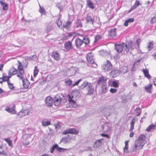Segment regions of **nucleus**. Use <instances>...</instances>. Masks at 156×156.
<instances>
[{"label": "nucleus", "mask_w": 156, "mask_h": 156, "mask_svg": "<svg viewBox=\"0 0 156 156\" xmlns=\"http://www.w3.org/2000/svg\"><path fill=\"white\" fill-rule=\"evenodd\" d=\"M87 3L88 6L89 8H90L92 9L94 8V7L91 1L90 0H88L87 1Z\"/></svg>", "instance_id": "38"}, {"label": "nucleus", "mask_w": 156, "mask_h": 156, "mask_svg": "<svg viewBox=\"0 0 156 156\" xmlns=\"http://www.w3.org/2000/svg\"><path fill=\"white\" fill-rule=\"evenodd\" d=\"M142 72L143 73L144 76L147 77L148 79H150L151 76L149 74V71L148 69H143L142 70Z\"/></svg>", "instance_id": "20"}, {"label": "nucleus", "mask_w": 156, "mask_h": 156, "mask_svg": "<svg viewBox=\"0 0 156 156\" xmlns=\"http://www.w3.org/2000/svg\"><path fill=\"white\" fill-rule=\"evenodd\" d=\"M71 24V22L70 21H67L66 24V25L64 26V27L65 28H67L69 27L70 26Z\"/></svg>", "instance_id": "48"}, {"label": "nucleus", "mask_w": 156, "mask_h": 156, "mask_svg": "<svg viewBox=\"0 0 156 156\" xmlns=\"http://www.w3.org/2000/svg\"><path fill=\"white\" fill-rule=\"evenodd\" d=\"M119 80L114 81L112 83V87L115 88H117L119 87Z\"/></svg>", "instance_id": "35"}, {"label": "nucleus", "mask_w": 156, "mask_h": 156, "mask_svg": "<svg viewBox=\"0 0 156 156\" xmlns=\"http://www.w3.org/2000/svg\"><path fill=\"white\" fill-rule=\"evenodd\" d=\"M80 93L78 90H74L70 94L67 95L68 101L70 104V107L71 108L75 107L76 106V101L79 97Z\"/></svg>", "instance_id": "2"}, {"label": "nucleus", "mask_w": 156, "mask_h": 156, "mask_svg": "<svg viewBox=\"0 0 156 156\" xmlns=\"http://www.w3.org/2000/svg\"><path fill=\"white\" fill-rule=\"evenodd\" d=\"M146 137L144 134L140 135L137 139L135 141L134 148L136 150H140L142 149L146 143Z\"/></svg>", "instance_id": "3"}, {"label": "nucleus", "mask_w": 156, "mask_h": 156, "mask_svg": "<svg viewBox=\"0 0 156 156\" xmlns=\"http://www.w3.org/2000/svg\"><path fill=\"white\" fill-rule=\"evenodd\" d=\"M156 23V15L152 17L150 23L151 24H154Z\"/></svg>", "instance_id": "45"}, {"label": "nucleus", "mask_w": 156, "mask_h": 156, "mask_svg": "<svg viewBox=\"0 0 156 156\" xmlns=\"http://www.w3.org/2000/svg\"><path fill=\"white\" fill-rule=\"evenodd\" d=\"M115 49L118 53H121L123 50V48L125 46L126 48H132L133 47V43L131 42L129 43L128 45L124 43H120L119 44H115Z\"/></svg>", "instance_id": "4"}, {"label": "nucleus", "mask_w": 156, "mask_h": 156, "mask_svg": "<svg viewBox=\"0 0 156 156\" xmlns=\"http://www.w3.org/2000/svg\"><path fill=\"white\" fill-rule=\"evenodd\" d=\"M101 38V36L100 35H97L95 37V41H97L98 40H99Z\"/></svg>", "instance_id": "49"}, {"label": "nucleus", "mask_w": 156, "mask_h": 156, "mask_svg": "<svg viewBox=\"0 0 156 156\" xmlns=\"http://www.w3.org/2000/svg\"><path fill=\"white\" fill-rule=\"evenodd\" d=\"M134 19L133 18H129L127 20L128 23H133L134 21Z\"/></svg>", "instance_id": "54"}, {"label": "nucleus", "mask_w": 156, "mask_h": 156, "mask_svg": "<svg viewBox=\"0 0 156 156\" xmlns=\"http://www.w3.org/2000/svg\"><path fill=\"white\" fill-rule=\"evenodd\" d=\"M42 123V125L44 126H46L51 124V121L46 119L43 120Z\"/></svg>", "instance_id": "22"}, {"label": "nucleus", "mask_w": 156, "mask_h": 156, "mask_svg": "<svg viewBox=\"0 0 156 156\" xmlns=\"http://www.w3.org/2000/svg\"><path fill=\"white\" fill-rule=\"evenodd\" d=\"M140 5L141 4L140 2L139 1L137 0H136L133 5L131 7L130 9L128 11V13H129L131 11L135 9L138 6Z\"/></svg>", "instance_id": "14"}, {"label": "nucleus", "mask_w": 156, "mask_h": 156, "mask_svg": "<svg viewBox=\"0 0 156 156\" xmlns=\"http://www.w3.org/2000/svg\"><path fill=\"white\" fill-rule=\"evenodd\" d=\"M23 143L26 145H28L30 143V140L31 139L30 135L27 134L23 135Z\"/></svg>", "instance_id": "11"}, {"label": "nucleus", "mask_w": 156, "mask_h": 156, "mask_svg": "<svg viewBox=\"0 0 156 156\" xmlns=\"http://www.w3.org/2000/svg\"><path fill=\"white\" fill-rule=\"evenodd\" d=\"M83 43V40L80 39L79 38H76L75 40V44L77 48H80Z\"/></svg>", "instance_id": "15"}, {"label": "nucleus", "mask_w": 156, "mask_h": 156, "mask_svg": "<svg viewBox=\"0 0 156 156\" xmlns=\"http://www.w3.org/2000/svg\"><path fill=\"white\" fill-rule=\"evenodd\" d=\"M83 43H85L86 44H87L90 43V40L89 38L87 37H84L83 38Z\"/></svg>", "instance_id": "43"}, {"label": "nucleus", "mask_w": 156, "mask_h": 156, "mask_svg": "<svg viewBox=\"0 0 156 156\" xmlns=\"http://www.w3.org/2000/svg\"><path fill=\"white\" fill-rule=\"evenodd\" d=\"M51 57L57 61H59L60 59V56L59 53L57 51H53L52 52Z\"/></svg>", "instance_id": "10"}, {"label": "nucleus", "mask_w": 156, "mask_h": 156, "mask_svg": "<svg viewBox=\"0 0 156 156\" xmlns=\"http://www.w3.org/2000/svg\"><path fill=\"white\" fill-rule=\"evenodd\" d=\"M25 112L24 109H22L18 113V115L19 117H21L27 115Z\"/></svg>", "instance_id": "26"}, {"label": "nucleus", "mask_w": 156, "mask_h": 156, "mask_svg": "<svg viewBox=\"0 0 156 156\" xmlns=\"http://www.w3.org/2000/svg\"><path fill=\"white\" fill-rule=\"evenodd\" d=\"M153 83L154 85L156 86V77L155 78V80L154 81Z\"/></svg>", "instance_id": "62"}, {"label": "nucleus", "mask_w": 156, "mask_h": 156, "mask_svg": "<svg viewBox=\"0 0 156 156\" xmlns=\"http://www.w3.org/2000/svg\"><path fill=\"white\" fill-rule=\"evenodd\" d=\"M135 111L136 113L137 114V116H139L140 115L141 111L140 110V108L139 107L136 108L135 110Z\"/></svg>", "instance_id": "39"}, {"label": "nucleus", "mask_w": 156, "mask_h": 156, "mask_svg": "<svg viewBox=\"0 0 156 156\" xmlns=\"http://www.w3.org/2000/svg\"><path fill=\"white\" fill-rule=\"evenodd\" d=\"M135 118H133L132 119L131 122L130 123V129L131 131H132L134 128V125L135 124Z\"/></svg>", "instance_id": "32"}, {"label": "nucleus", "mask_w": 156, "mask_h": 156, "mask_svg": "<svg viewBox=\"0 0 156 156\" xmlns=\"http://www.w3.org/2000/svg\"><path fill=\"white\" fill-rule=\"evenodd\" d=\"M53 103L56 106H59L61 103L62 98L59 94L56 95L53 98Z\"/></svg>", "instance_id": "6"}, {"label": "nucleus", "mask_w": 156, "mask_h": 156, "mask_svg": "<svg viewBox=\"0 0 156 156\" xmlns=\"http://www.w3.org/2000/svg\"><path fill=\"white\" fill-rule=\"evenodd\" d=\"M9 88L11 90H14L15 87L14 86L13 84L10 82V81L7 83Z\"/></svg>", "instance_id": "36"}, {"label": "nucleus", "mask_w": 156, "mask_h": 156, "mask_svg": "<svg viewBox=\"0 0 156 156\" xmlns=\"http://www.w3.org/2000/svg\"><path fill=\"white\" fill-rule=\"evenodd\" d=\"M52 147H53L55 149H57V150L59 152H61V151L62 150H68V149H64V148H62L59 147H58V145L57 144H55L53 145Z\"/></svg>", "instance_id": "31"}, {"label": "nucleus", "mask_w": 156, "mask_h": 156, "mask_svg": "<svg viewBox=\"0 0 156 156\" xmlns=\"http://www.w3.org/2000/svg\"><path fill=\"white\" fill-rule=\"evenodd\" d=\"M87 61L89 63L92 64L95 63L94 59L93 58V56L90 53L89 54L87 55Z\"/></svg>", "instance_id": "17"}, {"label": "nucleus", "mask_w": 156, "mask_h": 156, "mask_svg": "<svg viewBox=\"0 0 156 156\" xmlns=\"http://www.w3.org/2000/svg\"><path fill=\"white\" fill-rule=\"evenodd\" d=\"M104 140V139L103 138L96 140L93 144V147L94 148H97L100 146L102 145V141Z\"/></svg>", "instance_id": "12"}, {"label": "nucleus", "mask_w": 156, "mask_h": 156, "mask_svg": "<svg viewBox=\"0 0 156 156\" xmlns=\"http://www.w3.org/2000/svg\"><path fill=\"white\" fill-rule=\"evenodd\" d=\"M71 138L70 137L69 135H68L66 137H63L61 140V141L63 142L64 144H66L67 142H70V140Z\"/></svg>", "instance_id": "19"}, {"label": "nucleus", "mask_w": 156, "mask_h": 156, "mask_svg": "<svg viewBox=\"0 0 156 156\" xmlns=\"http://www.w3.org/2000/svg\"><path fill=\"white\" fill-rule=\"evenodd\" d=\"M57 7L60 9V11L62 9V6L59 3L57 5Z\"/></svg>", "instance_id": "53"}, {"label": "nucleus", "mask_w": 156, "mask_h": 156, "mask_svg": "<svg viewBox=\"0 0 156 156\" xmlns=\"http://www.w3.org/2000/svg\"><path fill=\"white\" fill-rule=\"evenodd\" d=\"M110 91L112 93H114L117 92V90L115 88H111L110 90Z\"/></svg>", "instance_id": "50"}, {"label": "nucleus", "mask_w": 156, "mask_h": 156, "mask_svg": "<svg viewBox=\"0 0 156 156\" xmlns=\"http://www.w3.org/2000/svg\"><path fill=\"white\" fill-rule=\"evenodd\" d=\"M24 110L25 113L27 115H28L32 112V110L31 108H29Z\"/></svg>", "instance_id": "44"}, {"label": "nucleus", "mask_w": 156, "mask_h": 156, "mask_svg": "<svg viewBox=\"0 0 156 156\" xmlns=\"http://www.w3.org/2000/svg\"><path fill=\"white\" fill-rule=\"evenodd\" d=\"M53 102V98L51 97L48 96L46 98L45 103L48 107H51L52 106Z\"/></svg>", "instance_id": "9"}, {"label": "nucleus", "mask_w": 156, "mask_h": 156, "mask_svg": "<svg viewBox=\"0 0 156 156\" xmlns=\"http://www.w3.org/2000/svg\"><path fill=\"white\" fill-rule=\"evenodd\" d=\"M64 47L65 48L67 51H69L73 48L72 42L69 41H68L65 43Z\"/></svg>", "instance_id": "13"}, {"label": "nucleus", "mask_w": 156, "mask_h": 156, "mask_svg": "<svg viewBox=\"0 0 156 156\" xmlns=\"http://www.w3.org/2000/svg\"><path fill=\"white\" fill-rule=\"evenodd\" d=\"M110 76L112 77L115 78L116 77L119 75V72L118 70L114 69L112 70L110 73Z\"/></svg>", "instance_id": "16"}, {"label": "nucleus", "mask_w": 156, "mask_h": 156, "mask_svg": "<svg viewBox=\"0 0 156 156\" xmlns=\"http://www.w3.org/2000/svg\"><path fill=\"white\" fill-rule=\"evenodd\" d=\"M140 40V38L137 39L136 40V43L139 48L140 44L141 42Z\"/></svg>", "instance_id": "56"}, {"label": "nucleus", "mask_w": 156, "mask_h": 156, "mask_svg": "<svg viewBox=\"0 0 156 156\" xmlns=\"http://www.w3.org/2000/svg\"><path fill=\"white\" fill-rule=\"evenodd\" d=\"M1 154H3V155H4L5 156H6L7 155V153L5 151H2V152H1Z\"/></svg>", "instance_id": "59"}, {"label": "nucleus", "mask_w": 156, "mask_h": 156, "mask_svg": "<svg viewBox=\"0 0 156 156\" xmlns=\"http://www.w3.org/2000/svg\"><path fill=\"white\" fill-rule=\"evenodd\" d=\"M65 84L67 86H69L72 83V81L69 79L67 80L65 82Z\"/></svg>", "instance_id": "47"}, {"label": "nucleus", "mask_w": 156, "mask_h": 156, "mask_svg": "<svg viewBox=\"0 0 156 156\" xmlns=\"http://www.w3.org/2000/svg\"><path fill=\"white\" fill-rule=\"evenodd\" d=\"M69 134H77L79 133L78 130H76L75 128H70L69 129Z\"/></svg>", "instance_id": "23"}, {"label": "nucleus", "mask_w": 156, "mask_h": 156, "mask_svg": "<svg viewBox=\"0 0 156 156\" xmlns=\"http://www.w3.org/2000/svg\"><path fill=\"white\" fill-rule=\"evenodd\" d=\"M88 90V94L90 95L92 94L94 92V88L92 87V86L91 83L89 84L87 88Z\"/></svg>", "instance_id": "18"}, {"label": "nucleus", "mask_w": 156, "mask_h": 156, "mask_svg": "<svg viewBox=\"0 0 156 156\" xmlns=\"http://www.w3.org/2000/svg\"><path fill=\"white\" fill-rule=\"evenodd\" d=\"M89 84L87 82H84L82 85L80 86V88L81 89L84 88L86 87H88V85Z\"/></svg>", "instance_id": "41"}, {"label": "nucleus", "mask_w": 156, "mask_h": 156, "mask_svg": "<svg viewBox=\"0 0 156 156\" xmlns=\"http://www.w3.org/2000/svg\"><path fill=\"white\" fill-rule=\"evenodd\" d=\"M100 135L102 136H103V137H106L107 138H108V139H109L110 138V137L107 134H100Z\"/></svg>", "instance_id": "55"}, {"label": "nucleus", "mask_w": 156, "mask_h": 156, "mask_svg": "<svg viewBox=\"0 0 156 156\" xmlns=\"http://www.w3.org/2000/svg\"><path fill=\"white\" fill-rule=\"evenodd\" d=\"M4 140L8 143L9 146L11 147H13L12 141L11 140L8 138H4Z\"/></svg>", "instance_id": "27"}, {"label": "nucleus", "mask_w": 156, "mask_h": 156, "mask_svg": "<svg viewBox=\"0 0 156 156\" xmlns=\"http://www.w3.org/2000/svg\"><path fill=\"white\" fill-rule=\"evenodd\" d=\"M77 21L76 27L77 28L82 27V25L80 20L77 19Z\"/></svg>", "instance_id": "40"}, {"label": "nucleus", "mask_w": 156, "mask_h": 156, "mask_svg": "<svg viewBox=\"0 0 156 156\" xmlns=\"http://www.w3.org/2000/svg\"><path fill=\"white\" fill-rule=\"evenodd\" d=\"M11 77V76L8 75V76H7L6 74L4 73H2V77H0V83H2L4 82H8L10 81V79Z\"/></svg>", "instance_id": "8"}, {"label": "nucleus", "mask_w": 156, "mask_h": 156, "mask_svg": "<svg viewBox=\"0 0 156 156\" xmlns=\"http://www.w3.org/2000/svg\"><path fill=\"white\" fill-rule=\"evenodd\" d=\"M128 22L126 20L124 23V26L125 27H127L128 25Z\"/></svg>", "instance_id": "58"}, {"label": "nucleus", "mask_w": 156, "mask_h": 156, "mask_svg": "<svg viewBox=\"0 0 156 156\" xmlns=\"http://www.w3.org/2000/svg\"><path fill=\"white\" fill-rule=\"evenodd\" d=\"M128 140H126L125 142V146L123 148V151L124 152H128V148L129 147L128 145Z\"/></svg>", "instance_id": "25"}, {"label": "nucleus", "mask_w": 156, "mask_h": 156, "mask_svg": "<svg viewBox=\"0 0 156 156\" xmlns=\"http://www.w3.org/2000/svg\"><path fill=\"white\" fill-rule=\"evenodd\" d=\"M153 41L149 42L148 43L147 48L149 51L151 50L153 48Z\"/></svg>", "instance_id": "34"}, {"label": "nucleus", "mask_w": 156, "mask_h": 156, "mask_svg": "<svg viewBox=\"0 0 156 156\" xmlns=\"http://www.w3.org/2000/svg\"><path fill=\"white\" fill-rule=\"evenodd\" d=\"M133 135H134V133H131L130 134L129 136L130 137H132L133 136Z\"/></svg>", "instance_id": "61"}, {"label": "nucleus", "mask_w": 156, "mask_h": 156, "mask_svg": "<svg viewBox=\"0 0 156 156\" xmlns=\"http://www.w3.org/2000/svg\"><path fill=\"white\" fill-rule=\"evenodd\" d=\"M110 35L112 37H115L116 35V29H111L110 32Z\"/></svg>", "instance_id": "33"}, {"label": "nucleus", "mask_w": 156, "mask_h": 156, "mask_svg": "<svg viewBox=\"0 0 156 156\" xmlns=\"http://www.w3.org/2000/svg\"><path fill=\"white\" fill-rule=\"evenodd\" d=\"M152 87V85L151 84H149L147 86L145 87L144 89L145 90L150 93H151V89Z\"/></svg>", "instance_id": "29"}, {"label": "nucleus", "mask_w": 156, "mask_h": 156, "mask_svg": "<svg viewBox=\"0 0 156 156\" xmlns=\"http://www.w3.org/2000/svg\"><path fill=\"white\" fill-rule=\"evenodd\" d=\"M18 73L17 76L20 80H22L23 86L24 89H28L30 85V83L28 80L24 79V71L23 66L21 62H19L18 66Z\"/></svg>", "instance_id": "1"}, {"label": "nucleus", "mask_w": 156, "mask_h": 156, "mask_svg": "<svg viewBox=\"0 0 156 156\" xmlns=\"http://www.w3.org/2000/svg\"><path fill=\"white\" fill-rule=\"evenodd\" d=\"M5 110L9 112L12 114H15L16 113L15 110L14 108H7Z\"/></svg>", "instance_id": "37"}, {"label": "nucleus", "mask_w": 156, "mask_h": 156, "mask_svg": "<svg viewBox=\"0 0 156 156\" xmlns=\"http://www.w3.org/2000/svg\"><path fill=\"white\" fill-rule=\"evenodd\" d=\"M39 71V69L37 66H35L34 70V76L35 77Z\"/></svg>", "instance_id": "42"}, {"label": "nucleus", "mask_w": 156, "mask_h": 156, "mask_svg": "<svg viewBox=\"0 0 156 156\" xmlns=\"http://www.w3.org/2000/svg\"><path fill=\"white\" fill-rule=\"evenodd\" d=\"M106 81L107 80L104 77L102 76L99 78L97 83L98 84H99L103 83H105Z\"/></svg>", "instance_id": "28"}, {"label": "nucleus", "mask_w": 156, "mask_h": 156, "mask_svg": "<svg viewBox=\"0 0 156 156\" xmlns=\"http://www.w3.org/2000/svg\"><path fill=\"white\" fill-rule=\"evenodd\" d=\"M81 81V79H80L79 80H78V81H76L75 82V83L74 84H73V87L75 86H76V85H77Z\"/></svg>", "instance_id": "52"}, {"label": "nucleus", "mask_w": 156, "mask_h": 156, "mask_svg": "<svg viewBox=\"0 0 156 156\" xmlns=\"http://www.w3.org/2000/svg\"><path fill=\"white\" fill-rule=\"evenodd\" d=\"M156 126L154 124H151L149 125L148 127L146 128V130L147 132H150L151 131V129H155Z\"/></svg>", "instance_id": "21"}, {"label": "nucleus", "mask_w": 156, "mask_h": 156, "mask_svg": "<svg viewBox=\"0 0 156 156\" xmlns=\"http://www.w3.org/2000/svg\"><path fill=\"white\" fill-rule=\"evenodd\" d=\"M62 134L63 135H66L67 134H69V129L65 130L62 133Z\"/></svg>", "instance_id": "51"}, {"label": "nucleus", "mask_w": 156, "mask_h": 156, "mask_svg": "<svg viewBox=\"0 0 156 156\" xmlns=\"http://www.w3.org/2000/svg\"><path fill=\"white\" fill-rule=\"evenodd\" d=\"M0 3L1 5L2 6L3 9L4 10H7L8 9V5L4 2L2 1H0Z\"/></svg>", "instance_id": "24"}, {"label": "nucleus", "mask_w": 156, "mask_h": 156, "mask_svg": "<svg viewBox=\"0 0 156 156\" xmlns=\"http://www.w3.org/2000/svg\"><path fill=\"white\" fill-rule=\"evenodd\" d=\"M152 56L153 58L156 60V52L154 54H153Z\"/></svg>", "instance_id": "60"}, {"label": "nucleus", "mask_w": 156, "mask_h": 156, "mask_svg": "<svg viewBox=\"0 0 156 156\" xmlns=\"http://www.w3.org/2000/svg\"><path fill=\"white\" fill-rule=\"evenodd\" d=\"M40 10L39 12L41 13L42 14H45V11L43 7H42L40 5Z\"/></svg>", "instance_id": "46"}, {"label": "nucleus", "mask_w": 156, "mask_h": 156, "mask_svg": "<svg viewBox=\"0 0 156 156\" xmlns=\"http://www.w3.org/2000/svg\"><path fill=\"white\" fill-rule=\"evenodd\" d=\"M102 88H104H104H105V90H106V89H106V87L105 86V85H102Z\"/></svg>", "instance_id": "63"}, {"label": "nucleus", "mask_w": 156, "mask_h": 156, "mask_svg": "<svg viewBox=\"0 0 156 156\" xmlns=\"http://www.w3.org/2000/svg\"><path fill=\"white\" fill-rule=\"evenodd\" d=\"M133 85L134 87H137V85L136 83L135 82H134L133 83Z\"/></svg>", "instance_id": "64"}, {"label": "nucleus", "mask_w": 156, "mask_h": 156, "mask_svg": "<svg viewBox=\"0 0 156 156\" xmlns=\"http://www.w3.org/2000/svg\"><path fill=\"white\" fill-rule=\"evenodd\" d=\"M17 62H18V65L17 66V69H16L14 67H12L8 71V74L11 77L12 76L15 75L17 74L18 73V66L19 65V62H21L19 61L18 60Z\"/></svg>", "instance_id": "7"}, {"label": "nucleus", "mask_w": 156, "mask_h": 156, "mask_svg": "<svg viewBox=\"0 0 156 156\" xmlns=\"http://www.w3.org/2000/svg\"><path fill=\"white\" fill-rule=\"evenodd\" d=\"M112 65L110 61L107 60L101 67V69L104 72H106L110 71L112 69Z\"/></svg>", "instance_id": "5"}, {"label": "nucleus", "mask_w": 156, "mask_h": 156, "mask_svg": "<svg viewBox=\"0 0 156 156\" xmlns=\"http://www.w3.org/2000/svg\"><path fill=\"white\" fill-rule=\"evenodd\" d=\"M3 64H0V71H2L3 70Z\"/></svg>", "instance_id": "57"}, {"label": "nucleus", "mask_w": 156, "mask_h": 156, "mask_svg": "<svg viewBox=\"0 0 156 156\" xmlns=\"http://www.w3.org/2000/svg\"><path fill=\"white\" fill-rule=\"evenodd\" d=\"M86 19L87 23L93 24V21L90 16H87Z\"/></svg>", "instance_id": "30"}]
</instances>
